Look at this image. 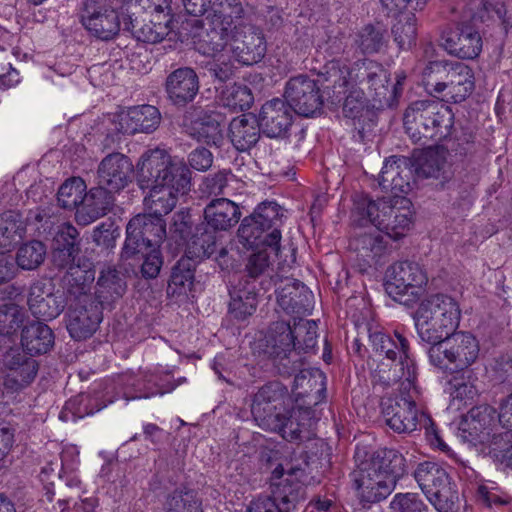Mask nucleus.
<instances>
[{"instance_id":"bb28decb","label":"nucleus","mask_w":512,"mask_h":512,"mask_svg":"<svg viewBox=\"0 0 512 512\" xmlns=\"http://www.w3.org/2000/svg\"><path fill=\"white\" fill-rule=\"evenodd\" d=\"M199 77L191 67H180L166 78L165 90L168 99L179 107L192 102L199 92Z\"/></svg>"},{"instance_id":"bf43d9fd","label":"nucleus","mask_w":512,"mask_h":512,"mask_svg":"<svg viewBox=\"0 0 512 512\" xmlns=\"http://www.w3.org/2000/svg\"><path fill=\"white\" fill-rule=\"evenodd\" d=\"M355 44L363 54L377 53L385 44L384 30L380 26L366 25L358 32Z\"/></svg>"},{"instance_id":"4d7b16f0","label":"nucleus","mask_w":512,"mask_h":512,"mask_svg":"<svg viewBox=\"0 0 512 512\" xmlns=\"http://www.w3.org/2000/svg\"><path fill=\"white\" fill-rule=\"evenodd\" d=\"M254 101L250 88L244 84L234 83L227 86L221 93V102L223 106L232 110H247Z\"/></svg>"},{"instance_id":"49530a36","label":"nucleus","mask_w":512,"mask_h":512,"mask_svg":"<svg viewBox=\"0 0 512 512\" xmlns=\"http://www.w3.org/2000/svg\"><path fill=\"white\" fill-rule=\"evenodd\" d=\"M195 263L191 257H183L172 268L168 282V294L181 295L190 291L194 282Z\"/></svg>"},{"instance_id":"4468645a","label":"nucleus","mask_w":512,"mask_h":512,"mask_svg":"<svg viewBox=\"0 0 512 512\" xmlns=\"http://www.w3.org/2000/svg\"><path fill=\"white\" fill-rule=\"evenodd\" d=\"M288 400V390L283 384L278 381L264 384L251 399L253 419L264 430L276 429L279 427L277 417L286 410L285 404Z\"/></svg>"},{"instance_id":"0eeeda50","label":"nucleus","mask_w":512,"mask_h":512,"mask_svg":"<svg viewBox=\"0 0 512 512\" xmlns=\"http://www.w3.org/2000/svg\"><path fill=\"white\" fill-rule=\"evenodd\" d=\"M491 4L484 0H469L467 3L466 18L454 28L443 32L442 40L444 49L460 59H474L482 50V37L477 23H483L490 19Z\"/></svg>"},{"instance_id":"2eb2a0df","label":"nucleus","mask_w":512,"mask_h":512,"mask_svg":"<svg viewBox=\"0 0 512 512\" xmlns=\"http://www.w3.org/2000/svg\"><path fill=\"white\" fill-rule=\"evenodd\" d=\"M385 290L395 301L407 304L402 297L410 295L412 300L418 299L422 288L428 282L425 270L416 262L401 261L391 265L386 272Z\"/></svg>"},{"instance_id":"c756f323","label":"nucleus","mask_w":512,"mask_h":512,"mask_svg":"<svg viewBox=\"0 0 512 512\" xmlns=\"http://www.w3.org/2000/svg\"><path fill=\"white\" fill-rule=\"evenodd\" d=\"M123 30L140 42L156 44L163 41L172 32V18L167 17L165 21H154L140 19L133 13L123 14Z\"/></svg>"},{"instance_id":"9d476101","label":"nucleus","mask_w":512,"mask_h":512,"mask_svg":"<svg viewBox=\"0 0 512 512\" xmlns=\"http://www.w3.org/2000/svg\"><path fill=\"white\" fill-rule=\"evenodd\" d=\"M415 480L430 503L439 512H449L458 501V492L451 483L446 470L434 462L418 464Z\"/></svg>"},{"instance_id":"ddd939ff","label":"nucleus","mask_w":512,"mask_h":512,"mask_svg":"<svg viewBox=\"0 0 512 512\" xmlns=\"http://www.w3.org/2000/svg\"><path fill=\"white\" fill-rule=\"evenodd\" d=\"M350 83L363 91L366 89L379 104H389V74L380 63L371 59L355 62L343 77L341 86H349Z\"/></svg>"},{"instance_id":"5701e85b","label":"nucleus","mask_w":512,"mask_h":512,"mask_svg":"<svg viewBox=\"0 0 512 512\" xmlns=\"http://www.w3.org/2000/svg\"><path fill=\"white\" fill-rule=\"evenodd\" d=\"M414 163L406 156H391L387 159L379 175V186L385 192H390L392 199L403 198L401 194L410 191V180Z\"/></svg>"},{"instance_id":"338daca9","label":"nucleus","mask_w":512,"mask_h":512,"mask_svg":"<svg viewBox=\"0 0 512 512\" xmlns=\"http://www.w3.org/2000/svg\"><path fill=\"white\" fill-rule=\"evenodd\" d=\"M492 446L494 456L501 463L512 468V431L494 436Z\"/></svg>"},{"instance_id":"864d4df0","label":"nucleus","mask_w":512,"mask_h":512,"mask_svg":"<svg viewBox=\"0 0 512 512\" xmlns=\"http://www.w3.org/2000/svg\"><path fill=\"white\" fill-rule=\"evenodd\" d=\"M351 245L364 262L370 264L385 250L383 237L378 232H365L354 238Z\"/></svg>"},{"instance_id":"3c124183","label":"nucleus","mask_w":512,"mask_h":512,"mask_svg":"<svg viewBox=\"0 0 512 512\" xmlns=\"http://www.w3.org/2000/svg\"><path fill=\"white\" fill-rule=\"evenodd\" d=\"M202 502L196 491L186 487L169 493L164 502L165 512H202Z\"/></svg>"},{"instance_id":"6ab92c4d","label":"nucleus","mask_w":512,"mask_h":512,"mask_svg":"<svg viewBox=\"0 0 512 512\" xmlns=\"http://www.w3.org/2000/svg\"><path fill=\"white\" fill-rule=\"evenodd\" d=\"M27 305L36 319L51 321L57 318L68 304L64 293L55 291L52 283L37 280L29 287Z\"/></svg>"},{"instance_id":"dca6fc26","label":"nucleus","mask_w":512,"mask_h":512,"mask_svg":"<svg viewBox=\"0 0 512 512\" xmlns=\"http://www.w3.org/2000/svg\"><path fill=\"white\" fill-rule=\"evenodd\" d=\"M284 97L294 113L304 117L320 114L324 105L318 81L303 74L287 81Z\"/></svg>"},{"instance_id":"1a4fd4ad","label":"nucleus","mask_w":512,"mask_h":512,"mask_svg":"<svg viewBox=\"0 0 512 512\" xmlns=\"http://www.w3.org/2000/svg\"><path fill=\"white\" fill-rule=\"evenodd\" d=\"M480 353L477 338L470 332H452L430 346L428 357L431 365L449 373L468 369L476 362Z\"/></svg>"},{"instance_id":"cd10ccee","label":"nucleus","mask_w":512,"mask_h":512,"mask_svg":"<svg viewBox=\"0 0 512 512\" xmlns=\"http://www.w3.org/2000/svg\"><path fill=\"white\" fill-rule=\"evenodd\" d=\"M190 113L195 118L187 126V133L198 142L220 147L224 139L221 128L224 119L222 114L202 108H194Z\"/></svg>"},{"instance_id":"72a5a7b5","label":"nucleus","mask_w":512,"mask_h":512,"mask_svg":"<svg viewBox=\"0 0 512 512\" xmlns=\"http://www.w3.org/2000/svg\"><path fill=\"white\" fill-rule=\"evenodd\" d=\"M210 227L207 224L198 225L195 229V232L191 236L188 241L187 253L188 257H193L203 259L209 258L213 254L217 253L216 260L218 261L221 267L228 266L225 257L227 255V250L225 248H220L217 250V235L216 231L213 229H209Z\"/></svg>"},{"instance_id":"2f4dec72","label":"nucleus","mask_w":512,"mask_h":512,"mask_svg":"<svg viewBox=\"0 0 512 512\" xmlns=\"http://www.w3.org/2000/svg\"><path fill=\"white\" fill-rule=\"evenodd\" d=\"M229 314L238 321L252 316L258 305V293L253 281L240 279L230 291Z\"/></svg>"},{"instance_id":"7c9ffc66","label":"nucleus","mask_w":512,"mask_h":512,"mask_svg":"<svg viewBox=\"0 0 512 512\" xmlns=\"http://www.w3.org/2000/svg\"><path fill=\"white\" fill-rule=\"evenodd\" d=\"M161 122L159 110L152 105H141L129 108L119 118V131L123 134L151 133Z\"/></svg>"},{"instance_id":"0e129e2a","label":"nucleus","mask_w":512,"mask_h":512,"mask_svg":"<svg viewBox=\"0 0 512 512\" xmlns=\"http://www.w3.org/2000/svg\"><path fill=\"white\" fill-rule=\"evenodd\" d=\"M391 512H426L427 504L417 493H397L390 502Z\"/></svg>"},{"instance_id":"412c9836","label":"nucleus","mask_w":512,"mask_h":512,"mask_svg":"<svg viewBox=\"0 0 512 512\" xmlns=\"http://www.w3.org/2000/svg\"><path fill=\"white\" fill-rule=\"evenodd\" d=\"M66 314V328L77 341L90 338L98 329L103 314L100 303L95 301L70 303Z\"/></svg>"},{"instance_id":"20e7f679","label":"nucleus","mask_w":512,"mask_h":512,"mask_svg":"<svg viewBox=\"0 0 512 512\" xmlns=\"http://www.w3.org/2000/svg\"><path fill=\"white\" fill-rule=\"evenodd\" d=\"M413 319L420 339L432 346L454 332L461 319V310L453 297L437 293L421 301Z\"/></svg>"},{"instance_id":"a19ab883","label":"nucleus","mask_w":512,"mask_h":512,"mask_svg":"<svg viewBox=\"0 0 512 512\" xmlns=\"http://www.w3.org/2000/svg\"><path fill=\"white\" fill-rule=\"evenodd\" d=\"M495 409L487 404L471 408L461 422L460 429L470 442L483 441L482 434L490 428L495 419Z\"/></svg>"},{"instance_id":"680f3d73","label":"nucleus","mask_w":512,"mask_h":512,"mask_svg":"<svg viewBox=\"0 0 512 512\" xmlns=\"http://www.w3.org/2000/svg\"><path fill=\"white\" fill-rule=\"evenodd\" d=\"M25 314L23 309L15 303L0 306V334L9 336L14 334L23 324Z\"/></svg>"},{"instance_id":"b1692460","label":"nucleus","mask_w":512,"mask_h":512,"mask_svg":"<svg viewBox=\"0 0 512 512\" xmlns=\"http://www.w3.org/2000/svg\"><path fill=\"white\" fill-rule=\"evenodd\" d=\"M385 475L363 463L354 472V485L362 502L376 503L391 494L396 485L395 476Z\"/></svg>"},{"instance_id":"a878e982","label":"nucleus","mask_w":512,"mask_h":512,"mask_svg":"<svg viewBox=\"0 0 512 512\" xmlns=\"http://www.w3.org/2000/svg\"><path fill=\"white\" fill-rule=\"evenodd\" d=\"M133 172L130 159L121 153H111L104 157L97 170V183L113 192H118L129 183Z\"/></svg>"},{"instance_id":"de8ad7c7","label":"nucleus","mask_w":512,"mask_h":512,"mask_svg":"<svg viewBox=\"0 0 512 512\" xmlns=\"http://www.w3.org/2000/svg\"><path fill=\"white\" fill-rule=\"evenodd\" d=\"M230 30L214 24L210 29L201 31L195 41L196 49L203 55H215L228 48Z\"/></svg>"},{"instance_id":"6e6552de","label":"nucleus","mask_w":512,"mask_h":512,"mask_svg":"<svg viewBox=\"0 0 512 512\" xmlns=\"http://www.w3.org/2000/svg\"><path fill=\"white\" fill-rule=\"evenodd\" d=\"M281 208L276 202H262L253 214L245 217L237 231L239 242L248 249L269 248L275 256L280 252Z\"/></svg>"},{"instance_id":"f257e3e1","label":"nucleus","mask_w":512,"mask_h":512,"mask_svg":"<svg viewBox=\"0 0 512 512\" xmlns=\"http://www.w3.org/2000/svg\"><path fill=\"white\" fill-rule=\"evenodd\" d=\"M136 181L141 189H149L143 201L145 213L163 218L174 209L178 197L190 191L191 171L183 159L166 150L149 149L136 165Z\"/></svg>"},{"instance_id":"69168bd1","label":"nucleus","mask_w":512,"mask_h":512,"mask_svg":"<svg viewBox=\"0 0 512 512\" xmlns=\"http://www.w3.org/2000/svg\"><path fill=\"white\" fill-rule=\"evenodd\" d=\"M79 243V232L72 224L62 223L58 226L53 238V247L80 250Z\"/></svg>"},{"instance_id":"5fc2aeb1","label":"nucleus","mask_w":512,"mask_h":512,"mask_svg":"<svg viewBox=\"0 0 512 512\" xmlns=\"http://www.w3.org/2000/svg\"><path fill=\"white\" fill-rule=\"evenodd\" d=\"M317 324L313 320H305L301 317L293 320V339L295 349L305 353L314 351L317 346Z\"/></svg>"},{"instance_id":"e2e57ef3","label":"nucleus","mask_w":512,"mask_h":512,"mask_svg":"<svg viewBox=\"0 0 512 512\" xmlns=\"http://www.w3.org/2000/svg\"><path fill=\"white\" fill-rule=\"evenodd\" d=\"M394 40L400 49H409L416 40V24L414 15L399 19L392 28Z\"/></svg>"},{"instance_id":"4c0bfd02","label":"nucleus","mask_w":512,"mask_h":512,"mask_svg":"<svg viewBox=\"0 0 512 512\" xmlns=\"http://www.w3.org/2000/svg\"><path fill=\"white\" fill-rule=\"evenodd\" d=\"M278 426L268 431L279 433L287 441H304L311 437V418L307 410H296L288 415L286 410L277 417Z\"/></svg>"},{"instance_id":"13d9d810","label":"nucleus","mask_w":512,"mask_h":512,"mask_svg":"<svg viewBox=\"0 0 512 512\" xmlns=\"http://www.w3.org/2000/svg\"><path fill=\"white\" fill-rule=\"evenodd\" d=\"M446 162L445 152L439 149L428 148L417 159L415 171L423 177H438Z\"/></svg>"},{"instance_id":"f3484780","label":"nucleus","mask_w":512,"mask_h":512,"mask_svg":"<svg viewBox=\"0 0 512 512\" xmlns=\"http://www.w3.org/2000/svg\"><path fill=\"white\" fill-rule=\"evenodd\" d=\"M228 50L243 65L260 62L267 50L262 30L250 24L235 25L230 32Z\"/></svg>"},{"instance_id":"c03bdc74","label":"nucleus","mask_w":512,"mask_h":512,"mask_svg":"<svg viewBox=\"0 0 512 512\" xmlns=\"http://www.w3.org/2000/svg\"><path fill=\"white\" fill-rule=\"evenodd\" d=\"M295 348L293 324L276 321L271 324L265 337L264 354L271 356Z\"/></svg>"},{"instance_id":"09e8293b","label":"nucleus","mask_w":512,"mask_h":512,"mask_svg":"<svg viewBox=\"0 0 512 512\" xmlns=\"http://www.w3.org/2000/svg\"><path fill=\"white\" fill-rule=\"evenodd\" d=\"M23 223L19 214L7 211L0 215V253L10 249L22 239Z\"/></svg>"},{"instance_id":"37998d69","label":"nucleus","mask_w":512,"mask_h":512,"mask_svg":"<svg viewBox=\"0 0 512 512\" xmlns=\"http://www.w3.org/2000/svg\"><path fill=\"white\" fill-rule=\"evenodd\" d=\"M363 464L385 476H395L396 481L405 471V459L395 449H378Z\"/></svg>"},{"instance_id":"423d86ee","label":"nucleus","mask_w":512,"mask_h":512,"mask_svg":"<svg viewBox=\"0 0 512 512\" xmlns=\"http://www.w3.org/2000/svg\"><path fill=\"white\" fill-rule=\"evenodd\" d=\"M422 77L430 94H443L454 103L464 101L475 87L472 69L460 61H431L423 69Z\"/></svg>"},{"instance_id":"6e6d98bb","label":"nucleus","mask_w":512,"mask_h":512,"mask_svg":"<svg viewBox=\"0 0 512 512\" xmlns=\"http://www.w3.org/2000/svg\"><path fill=\"white\" fill-rule=\"evenodd\" d=\"M45 256V245L40 241L34 240L19 247L15 260L19 268L34 270L43 263Z\"/></svg>"},{"instance_id":"a18cd8bd","label":"nucleus","mask_w":512,"mask_h":512,"mask_svg":"<svg viewBox=\"0 0 512 512\" xmlns=\"http://www.w3.org/2000/svg\"><path fill=\"white\" fill-rule=\"evenodd\" d=\"M212 24L233 30L235 25H244L245 9L241 0H215L212 4Z\"/></svg>"},{"instance_id":"473e14b6","label":"nucleus","mask_w":512,"mask_h":512,"mask_svg":"<svg viewBox=\"0 0 512 512\" xmlns=\"http://www.w3.org/2000/svg\"><path fill=\"white\" fill-rule=\"evenodd\" d=\"M239 206L227 199L216 198L204 208L205 224L214 231H227L234 227L241 218Z\"/></svg>"},{"instance_id":"9b49d317","label":"nucleus","mask_w":512,"mask_h":512,"mask_svg":"<svg viewBox=\"0 0 512 512\" xmlns=\"http://www.w3.org/2000/svg\"><path fill=\"white\" fill-rule=\"evenodd\" d=\"M166 237L164 218L148 213L133 217L126 227V240L121 251V260L132 259L143 249L160 247Z\"/></svg>"},{"instance_id":"603ef678","label":"nucleus","mask_w":512,"mask_h":512,"mask_svg":"<svg viewBox=\"0 0 512 512\" xmlns=\"http://www.w3.org/2000/svg\"><path fill=\"white\" fill-rule=\"evenodd\" d=\"M86 184L80 177L67 179L58 190L57 200L64 209H79L82 207L85 195Z\"/></svg>"},{"instance_id":"f8f14e48","label":"nucleus","mask_w":512,"mask_h":512,"mask_svg":"<svg viewBox=\"0 0 512 512\" xmlns=\"http://www.w3.org/2000/svg\"><path fill=\"white\" fill-rule=\"evenodd\" d=\"M306 468L307 463H304V467L290 465L287 468L279 464L272 472L270 497L285 512L293 511L306 498L305 487L311 483Z\"/></svg>"},{"instance_id":"8fccbe9b","label":"nucleus","mask_w":512,"mask_h":512,"mask_svg":"<svg viewBox=\"0 0 512 512\" xmlns=\"http://www.w3.org/2000/svg\"><path fill=\"white\" fill-rule=\"evenodd\" d=\"M341 83L335 84L334 88H345L343 103V114L346 118L352 120H360L365 114L369 113L368 100L362 88H357L352 83L349 86H340Z\"/></svg>"},{"instance_id":"4be33fe9","label":"nucleus","mask_w":512,"mask_h":512,"mask_svg":"<svg viewBox=\"0 0 512 512\" xmlns=\"http://www.w3.org/2000/svg\"><path fill=\"white\" fill-rule=\"evenodd\" d=\"M271 280L276 286L277 303L285 312L299 317L311 313L314 297L303 283L288 277Z\"/></svg>"},{"instance_id":"aec40b11","label":"nucleus","mask_w":512,"mask_h":512,"mask_svg":"<svg viewBox=\"0 0 512 512\" xmlns=\"http://www.w3.org/2000/svg\"><path fill=\"white\" fill-rule=\"evenodd\" d=\"M4 385L12 391L28 387L36 378L39 363L21 348H10L2 356Z\"/></svg>"},{"instance_id":"39448f33","label":"nucleus","mask_w":512,"mask_h":512,"mask_svg":"<svg viewBox=\"0 0 512 512\" xmlns=\"http://www.w3.org/2000/svg\"><path fill=\"white\" fill-rule=\"evenodd\" d=\"M416 372L410 364L405 380L400 384V393L395 397L383 398L381 409L386 424L397 433H411L427 421L420 398V392L415 384Z\"/></svg>"},{"instance_id":"f03ea898","label":"nucleus","mask_w":512,"mask_h":512,"mask_svg":"<svg viewBox=\"0 0 512 512\" xmlns=\"http://www.w3.org/2000/svg\"><path fill=\"white\" fill-rule=\"evenodd\" d=\"M405 132L415 142L441 141L451 135L454 125L452 109L438 100L411 102L403 115Z\"/></svg>"},{"instance_id":"052dcab7","label":"nucleus","mask_w":512,"mask_h":512,"mask_svg":"<svg viewBox=\"0 0 512 512\" xmlns=\"http://www.w3.org/2000/svg\"><path fill=\"white\" fill-rule=\"evenodd\" d=\"M127 261H141L140 272L145 279L156 278L161 270L163 259L159 247L143 249L138 255Z\"/></svg>"},{"instance_id":"c9c22d12","label":"nucleus","mask_w":512,"mask_h":512,"mask_svg":"<svg viewBox=\"0 0 512 512\" xmlns=\"http://www.w3.org/2000/svg\"><path fill=\"white\" fill-rule=\"evenodd\" d=\"M94 278L95 273L93 270L82 268L79 265L70 266V270H67L66 275L63 277L65 289L63 293L67 304L72 302L81 303L95 301V299L88 294Z\"/></svg>"},{"instance_id":"f704fd0d","label":"nucleus","mask_w":512,"mask_h":512,"mask_svg":"<svg viewBox=\"0 0 512 512\" xmlns=\"http://www.w3.org/2000/svg\"><path fill=\"white\" fill-rule=\"evenodd\" d=\"M113 193L100 185L90 189L86 192L82 207L77 210V220L86 225L106 215L114 204Z\"/></svg>"},{"instance_id":"79ce46f5","label":"nucleus","mask_w":512,"mask_h":512,"mask_svg":"<svg viewBox=\"0 0 512 512\" xmlns=\"http://www.w3.org/2000/svg\"><path fill=\"white\" fill-rule=\"evenodd\" d=\"M277 373L288 377L295 374V386H302L303 382L311 376V372L303 369V361L295 348H290L283 353L267 356Z\"/></svg>"},{"instance_id":"58836bf2","label":"nucleus","mask_w":512,"mask_h":512,"mask_svg":"<svg viewBox=\"0 0 512 512\" xmlns=\"http://www.w3.org/2000/svg\"><path fill=\"white\" fill-rule=\"evenodd\" d=\"M127 288L125 276L117 269L108 267L101 271L95 291V300L101 307L120 299Z\"/></svg>"},{"instance_id":"a211bd4d","label":"nucleus","mask_w":512,"mask_h":512,"mask_svg":"<svg viewBox=\"0 0 512 512\" xmlns=\"http://www.w3.org/2000/svg\"><path fill=\"white\" fill-rule=\"evenodd\" d=\"M81 22L91 35L104 41L113 39L123 28L116 10L102 0L85 1Z\"/></svg>"},{"instance_id":"393cba45","label":"nucleus","mask_w":512,"mask_h":512,"mask_svg":"<svg viewBox=\"0 0 512 512\" xmlns=\"http://www.w3.org/2000/svg\"><path fill=\"white\" fill-rule=\"evenodd\" d=\"M294 111L283 99L274 98L261 107L258 121L262 132L270 138L288 135L293 124Z\"/></svg>"},{"instance_id":"c85d7f7f","label":"nucleus","mask_w":512,"mask_h":512,"mask_svg":"<svg viewBox=\"0 0 512 512\" xmlns=\"http://www.w3.org/2000/svg\"><path fill=\"white\" fill-rule=\"evenodd\" d=\"M369 340L376 353L384 354L385 357L391 361H395L397 358L399 359L395 367H400L405 377L410 364L416 370L415 362L409 356V342L400 333L395 332V339H393L382 331H374L370 332Z\"/></svg>"},{"instance_id":"ea45409f","label":"nucleus","mask_w":512,"mask_h":512,"mask_svg":"<svg viewBox=\"0 0 512 512\" xmlns=\"http://www.w3.org/2000/svg\"><path fill=\"white\" fill-rule=\"evenodd\" d=\"M54 333L45 323L32 321L24 326L21 333V345L31 354H45L54 345Z\"/></svg>"},{"instance_id":"774afa93","label":"nucleus","mask_w":512,"mask_h":512,"mask_svg":"<svg viewBox=\"0 0 512 512\" xmlns=\"http://www.w3.org/2000/svg\"><path fill=\"white\" fill-rule=\"evenodd\" d=\"M259 251L253 253L246 264V271L248 273V277L252 279H256L260 275H263L270 267V254L271 251L268 252L269 248H258Z\"/></svg>"},{"instance_id":"e433bc0d","label":"nucleus","mask_w":512,"mask_h":512,"mask_svg":"<svg viewBox=\"0 0 512 512\" xmlns=\"http://www.w3.org/2000/svg\"><path fill=\"white\" fill-rule=\"evenodd\" d=\"M261 127L258 119L251 114L234 118L229 124V138L238 151H247L260 139Z\"/></svg>"},{"instance_id":"7ed1b4c3","label":"nucleus","mask_w":512,"mask_h":512,"mask_svg":"<svg viewBox=\"0 0 512 512\" xmlns=\"http://www.w3.org/2000/svg\"><path fill=\"white\" fill-rule=\"evenodd\" d=\"M407 204L409 201L406 198L382 197L373 200L362 195L354 201V214L358 216L361 225L370 223L391 239L399 240L406 235L412 224Z\"/></svg>"}]
</instances>
